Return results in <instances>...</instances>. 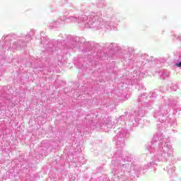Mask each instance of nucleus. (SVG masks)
<instances>
[{
	"mask_svg": "<svg viewBox=\"0 0 181 181\" xmlns=\"http://www.w3.org/2000/svg\"><path fill=\"white\" fill-rule=\"evenodd\" d=\"M175 66H177V67H181V62L178 64H176Z\"/></svg>",
	"mask_w": 181,
	"mask_h": 181,
	"instance_id": "f257e3e1",
	"label": "nucleus"
}]
</instances>
